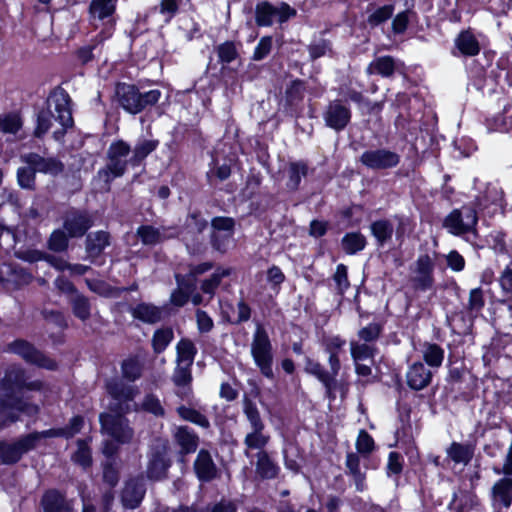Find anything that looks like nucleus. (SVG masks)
<instances>
[{
	"label": "nucleus",
	"mask_w": 512,
	"mask_h": 512,
	"mask_svg": "<svg viewBox=\"0 0 512 512\" xmlns=\"http://www.w3.org/2000/svg\"><path fill=\"white\" fill-rule=\"evenodd\" d=\"M162 96L159 89H151L147 92H138L137 101L135 105V115L144 111L147 107L156 105Z\"/></svg>",
	"instance_id": "69168bd1"
},
{
	"label": "nucleus",
	"mask_w": 512,
	"mask_h": 512,
	"mask_svg": "<svg viewBox=\"0 0 512 512\" xmlns=\"http://www.w3.org/2000/svg\"><path fill=\"white\" fill-rule=\"evenodd\" d=\"M395 71L396 62L390 55L376 57L366 68L367 75H379L383 78H391Z\"/></svg>",
	"instance_id": "c9c22d12"
},
{
	"label": "nucleus",
	"mask_w": 512,
	"mask_h": 512,
	"mask_svg": "<svg viewBox=\"0 0 512 512\" xmlns=\"http://www.w3.org/2000/svg\"><path fill=\"white\" fill-rule=\"evenodd\" d=\"M255 474L262 481L274 480L279 477L281 468L268 451L256 453Z\"/></svg>",
	"instance_id": "bb28decb"
},
{
	"label": "nucleus",
	"mask_w": 512,
	"mask_h": 512,
	"mask_svg": "<svg viewBox=\"0 0 512 512\" xmlns=\"http://www.w3.org/2000/svg\"><path fill=\"white\" fill-rule=\"evenodd\" d=\"M265 429H256L248 433L244 438V445L248 449L266 451L265 447L270 441V436L264 434Z\"/></svg>",
	"instance_id": "680f3d73"
},
{
	"label": "nucleus",
	"mask_w": 512,
	"mask_h": 512,
	"mask_svg": "<svg viewBox=\"0 0 512 512\" xmlns=\"http://www.w3.org/2000/svg\"><path fill=\"white\" fill-rule=\"evenodd\" d=\"M485 506L472 489L459 488L447 505V512H484Z\"/></svg>",
	"instance_id": "f3484780"
},
{
	"label": "nucleus",
	"mask_w": 512,
	"mask_h": 512,
	"mask_svg": "<svg viewBox=\"0 0 512 512\" xmlns=\"http://www.w3.org/2000/svg\"><path fill=\"white\" fill-rule=\"evenodd\" d=\"M50 101L54 103L56 116L53 115L49 108L41 109L37 113L36 127L33 135L36 138H42L51 128V119L54 117L55 120L63 127L62 131L54 132V137L58 140L60 136L64 135L68 128H71L74 125L71 108L72 100L65 89L58 87L49 94L47 102L49 103Z\"/></svg>",
	"instance_id": "f257e3e1"
},
{
	"label": "nucleus",
	"mask_w": 512,
	"mask_h": 512,
	"mask_svg": "<svg viewBox=\"0 0 512 512\" xmlns=\"http://www.w3.org/2000/svg\"><path fill=\"white\" fill-rule=\"evenodd\" d=\"M197 348L193 341L189 338H181L176 345V361L178 365L185 363L187 366H192Z\"/></svg>",
	"instance_id": "37998d69"
},
{
	"label": "nucleus",
	"mask_w": 512,
	"mask_h": 512,
	"mask_svg": "<svg viewBox=\"0 0 512 512\" xmlns=\"http://www.w3.org/2000/svg\"><path fill=\"white\" fill-rule=\"evenodd\" d=\"M231 274L230 269L218 267L214 273L207 279L201 282L200 289L204 294H208L210 299L214 297L217 289L219 288L222 279Z\"/></svg>",
	"instance_id": "49530a36"
},
{
	"label": "nucleus",
	"mask_w": 512,
	"mask_h": 512,
	"mask_svg": "<svg viewBox=\"0 0 512 512\" xmlns=\"http://www.w3.org/2000/svg\"><path fill=\"white\" fill-rule=\"evenodd\" d=\"M296 15V9L287 2H280L279 6H274L269 1H261L255 7V22L259 27H271L274 20L283 24Z\"/></svg>",
	"instance_id": "0eeeda50"
},
{
	"label": "nucleus",
	"mask_w": 512,
	"mask_h": 512,
	"mask_svg": "<svg viewBox=\"0 0 512 512\" xmlns=\"http://www.w3.org/2000/svg\"><path fill=\"white\" fill-rule=\"evenodd\" d=\"M194 473L197 479L202 483H208L216 479L219 470L215 464L212 455L207 449H200L193 463Z\"/></svg>",
	"instance_id": "5701e85b"
},
{
	"label": "nucleus",
	"mask_w": 512,
	"mask_h": 512,
	"mask_svg": "<svg viewBox=\"0 0 512 512\" xmlns=\"http://www.w3.org/2000/svg\"><path fill=\"white\" fill-rule=\"evenodd\" d=\"M71 460L82 467L84 470L90 468L93 464L92 451L87 439L77 440V449L72 454Z\"/></svg>",
	"instance_id": "09e8293b"
},
{
	"label": "nucleus",
	"mask_w": 512,
	"mask_h": 512,
	"mask_svg": "<svg viewBox=\"0 0 512 512\" xmlns=\"http://www.w3.org/2000/svg\"><path fill=\"white\" fill-rule=\"evenodd\" d=\"M19 421V416L14 414L11 397H0V431Z\"/></svg>",
	"instance_id": "0e129e2a"
},
{
	"label": "nucleus",
	"mask_w": 512,
	"mask_h": 512,
	"mask_svg": "<svg viewBox=\"0 0 512 512\" xmlns=\"http://www.w3.org/2000/svg\"><path fill=\"white\" fill-rule=\"evenodd\" d=\"M23 126V120L18 112H8L0 116V131L4 134H16Z\"/></svg>",
	"instance_id": "4d7b16f0"
},
{
	"label": "nucleus",
	"mask_w": 512,
	"mask_h": 512,
	"mask_svg": "<svg viewBox=\"0 0 512 512\" xmlns=\"http://www.w3.org/2000/svg\"><path fill=\"white\" fill-rule=\"evenodd\" d=\"M489 127L499 132H512V107H505L502 113L493 117Z\"/></svg>",
	"instance_id": "338daca9"
},
{
	"label": "nucleus",
	"mask_w": 512,
	"mask_h": 512,
	"mask_svg": "<svg viewBox=\"0 0 512 512\" xmlns=\"http://www.w3.org/2000/svg\"><path fill=\"white\" fill-rule=\"evenodd\" d=\"M121 373L123 379L128 382H135L142 376V365L137 357H129L121 363Z\"/></svg>",
	"instance_id": "bf43d9fd"
},
{
	"label": "nucleus",
	"mask_w": 512,
	"mask_h": 512,
	"mask_svg": "<svg viewBox=\"0 0 512 512\" xmlns=\"http://www.w3.org/2000/svg\"><path fill=\"white\" fill-rule=\"evenodd\" d=\"M496 53L494 51H485L480 57H473L466 62L465 69L472 85L482 90L488 77V69L492 66Z\"/></svg>",
	"instance_id": "4468645a"
},
{
	"label": "nucleus",
	"mask_w": 512,
	"mask_h": 512,
	"mask_svg": "<svg viewBox=\"0 0 512 512\" xmlns=\"http://www.w3.org/2000/svg\"><path fill=\"white\" fill-rule=\"evenodd\" d=\"M308 171L309 168L305 161L290 162L288 166V181L286 183L287 188L290 191H297L300 187L302 177H306Z\"/></svg>",
	"instance_id": "58836bf2"
},
{
	"label": "nucleus",
	"mask_w": 512,
	"mask_h": 512,
	"mask_svg": "<svg viewBox=\"0 0 512 512\" xmlns=\"http://www.w3.org/2000/svg\"><path fill=\"white\" fill-rule=\"evenodd\" d=\"M494 16H504L512 9V0H474Z\"/></svg>",
	"instance_id": "6e6d98bb"
},
{
	"label": "nucleus",
	"mask_w": 512,
	"mask_h": 512,
	"mask_svg": "<svg viewBox=\"0 0 512 512\" xmlns=\"http://www.w3.org/2000/svg\"><path fill=\"white\" fill-rule=\"evenodd\" d=\"M146 495V486L141 477H134L126 481L121 494L122 505L130 510L137 509Z\"/></svg>",
	"instance_id": "b1692460"
},
{
	"label": "nucleus",
	"mask_w": 512,
	"mask_h": 512,
	"mask_svg": "<svg viewBox=\"0 0 512 512\" xmlns=\"http://www.w3.org/2000/svg\"><path fill=\"white\" fill-rule=\"evenodd\" d=\"M102 482L109 489H114L120 482V470L115 459L102 463Z\"/></svg>",
	"instance_id": "5fc2aeb1"
},
{
	"label": "nucleus",
	"mask_w": 512,
	"mask_h": 512,
	"mask_svg": "<svg viewBox=\"0 0 512 512\" xmlns=\"http://www.w3.org/2000/svg\"><path fill=\"white\" fill-rule=\"evenodd\" d=\"M71 236L62 228H57L50 234L47 247L50 251L61 253L67 251Z\"/></svg>",
	"instance_id": "864d4df0"
},
{
	"label": "nucleus",
	"mask_w": 512,
	"mask_h": 512,
	"mask_svg": "<svg viewBox=\"0 0 512 512\" xmlns=\"http://www.w3.org/2000/svg\"><path fill=\"white\" fill-rule=\"evenodd\" d=\"M174 440L179 446L178 454L182 457L195 453L200 441L198 434L187 425L177 428Z\"/></svg>",
	"instance_id": "cd10ccee"
},
{
	"label": "nucleus",
	"mask_w": 512,
	"mask_h": 512,
	"mask_svg": "<svg viewBox=\"0 0 512 512\" xmlns=\"http://www.w3.org/2000/svg\"><path fill=\"white\" fill-rule=\"evenodd\" d=\"M322 118L327 128L340 133L344 131L352 120L350 106L341 99H334L328 102L322 112Z\"/></svg>",
	"instance_id": "9d476101"
},
{
	"label": "nucleus",
	"mask_w": 512,
	"mask_h": 512,
	"mask_svg": "<svg viewBox=\"0 0 512 512\" xmlns=\"http://www.w3.org/2000/svg\"><path fill=\"white\" fill-rule=\"evenodd\" d=\"M237 505L232 500L221 499L213 504H208L204 508H196L194 505L180 504L173 508L171 512H237Z\"/></svg>",
	"instance_id": "e433bc0d"
},
{
	"label": "nucleus",
	"mask_w": 512,
	"mask_h": 512,
	"mask_svg": "<svg viewBox=\"0 0 512 512\" xmlns=\"http://www.w3.org/2000/svg\"><path fill=\"white\" fill-rule=\"evenodd\" d=\"M360 163L367 169L383 171L396 168L401 162V156L386 148L365 150L360 158Z\"/></svg>",
	"instance_id": "9b49d317"
},
{
	"label": "nucleus",
	"mask_w": 512,
	"mask_h": 512,
	"mask_svg": "<svg viewBox=\"0 0 512 512\" xmlns=\"http://www.w3.org/2000/svg\"><path fill=\"white\" fill-rule=\"evenodd\" d=\"M73 315L85 322L91 317V303L87 296L77 293L69 299Z\"/></svg>",
	"instance_id": "c03bdc74"
},
{
	"label": "nucleus",
	"mask_w": 512,
	"mask_h": 512,
	"mask_svg": "<svg viewBox=\"0 0 512 512\" xmlns=\"http://www.w3.org/2000/svg\"><path fill=\"white\" fill-rule=\"evenodd\" d=\"M435 263L429 254H421L415 262L416 276L412 278V286L416 291L426 292L433 288Z\"/></svg>",
	"instance_id": "a211bd4d"
},
{
	"label": "nucleus",
	"mask_w": 512,
	"mask_h": 512,
	"mask_svg": "<svg viewBox=\"0 0 512 512\" xmlns=\"http://www.w3.org/2000/svg\"><path fill=\"white\" fill-rule=\"evenodd\" d=\"M442 226L454 236L470 233V227L465 225L464 216L460 209H453L443 220Z\"/></svg>",
	"instance_id": "4c0bfd02"
},
{
	"label": "nucleus",
	"mask_w": 512,
	"mask_h": 512,
	"mask_svg": "<svg viewBox=\"0 0 512 512\" xmlns=\"http://www.w3.org/2000/svg\"><path fill=\"white\" fill-rule=\"evenodd\" d=\"M168 450L169 447L167 443L151 448L146 466V477L150 481H163L168 477L169 469L172 466V461L168 456Z\"/></svg>",
	"instance_id": "1a4fd4ad"
},
{
	"label": "nucleus",
	"mask_w": 512,
	"mask_h": 512,
	"mask_svg": "<svg viewBox=\"0 0 512 512\" xmlns=\"http://www.w3.org/2000/svg\"><path fill=\"white\" fill-rule=\"evenodd\" d=\"M447 368L448 371L445 376L446 392L453 393L454 398L457 400L466 402L472 400L475 395L476 384L465 363L449 354Z\"/></svg>",
	"instance_id": "7ed1b4c3"
},
{
	"label": "nucleus",
	"mask_w": 512,
	"mask_h": 512,
	"mask_svg": "<svg viewBox=\"0 0 512 512\" xmlns=\"http://www.w3.org/2000/svg\"><path fill=\"white\" fill-rule=\"evenodd\" d=\"M159 144L158 139L139 138L134 147H131V157L135 168L144 165L147 157L158 149Z\"/></svg>",
	"instance_id": "473e14b6"
},
{
	"label": "nucleus",
	"mask_w": 512,
	"mask_h": 512,
	"mask_svg": "<svg viewBox=\"0 0 512 512\" xmlns=\"http://www.w3.org/2000/svg\"><path fill=\"white\" fill-rule=\"evenodd\" d=\"M62 227L72 239L86 236L94 226V217L84 208L69 207L62 216Z\"/></svg>",
	"instance_id": "6e6552de"
},
{
	"label": "nucleus",
	"mask_w": 512,
	"mask_h": 512,
	"mask_svg": "<svg viewBox=\"0 0 512 512\" xmlns=\"http://www.w3.org/2000/svg\"><path fill=\"white\" fill-rule=\"evenodd\" d=\"M424 364L431 368H439L445 359V350L437 343L426 342L423 345Z\"/></svg>",
	"instance_id": "79ce46f5"
},
{
	"label": "nucleus",
	"mask_w": 512,
	"mask_h": 512,
	"mask_svg": "<svg viewBox=\"0 0 512 512\" xmlns=\"http://www.w3.org/2000/svg\"><path fill=\"white\" fill-rule=\"evenodd\" d=\"M39 504L43 512H73L72 500L67 499L66 493L57 488L46 489Z\"/></svg>",
	"instance_id": "4be33fe9"
},
{
	"label": "nucleus",
	"mask_w": 512,
	"mask_h": 512,
	"mask_svg": "<svg viewBox=\"0 0 512 512\" xmlns=\"http://www.w3.org/2000/svg\"><path fill=\"white\" fill-rule=\"evenodd\" d=\"M110 245L111 235L108 231L98 230L86 235L85 251L92 262L99 258Z\"/></svg>",
	"instance_id": "a878e982"
},
{
	"label": "nucleus",
	"mask_w": 512,
	"mask_h": 512,
	"mask_svg": "<svg viewBox=\"0 0 512 512\" xmlns=\"http://www.w3.org/2000/svg\"><path fill=\"white\" fill-rule=\"evenodd\" d=\"M116 10V0H92L89 5V13L99 20L111 17Z\"/></svg>",
	"instance_id": "603ef678"
},
{
	"label": "nucleus",
	"mask_w": 512,
	"mask_h": 512,
	"mask_svg": "<svg viewBox=\"0 0 512 512\" xmlns=\"http://www.w3.org/2000/svg\"><path fill=\"white\" fill-rule=\"evenodd\" d=\"M106 391L110 397L117 401L115 412L128 414L131 412L129 402L133 401L139 393L136 386L127 385L121 381L113 380L106 384Z\"/></svg>",
	"instance_id": "dca6fc26"
},
{
	"label": "nucleus",
	"mask_w": 512,
	"mask_h": 512,
	"mask_svg": "<svg viewBox=\"0 0 512 512\" xmlns=\"http://www.w3.org/2000/svg\"><path fill=\"white\" fill-rule=\"evenodd\" d=\"M26 375L23 370L6 373L0 380V397H14L15 392H22Z\"/></svg>",
	"instance_id": "2f4dec72"
},
{
	"label": "nucleus",
	"mask_w": 512,
	"mask_h": 512,
	"mask_svg": "<svg viewBox=\"0 0 512 512\" xmlns=\"http://www.w3.org/2000/svg\"><path fill=\"white\" fill-rule=\"evenodd\" d=\"M133 411H143L155 417H164L166 412L158 396L154 393H147L141 404L134 403Z\"/></svg>",
	"instance_id": "ea45409f"
},
{
	"label": "nucleus",
	"mask_w": 512,
	"mask_h": 512,
	"mask_svg": "<svg viewBox=\"0 0 512 512\" xmlns=\"http://www.w3.org/2000/svg\"><path fill=\"white\" fill-rule=\"evenodd\" d=\"M367 244V238L360 230L346 232L340 240L341 250L349 256L359 254Z\"/></svg>",
	"instance_id": "72a5a7b5"
},
{
	"label": "nucleus",
	"mask_w": 512,
	"mask_h": 512,
	"mask_svg": "<svg viewBox=\"0 0 512 512\" xmlns=\"http://www.w3.org/2000/svg\"><path fill=\"white\" fill-rule=\"evenodd\" d=\"M243 413L250 423L251 429H265V423L260 415L256 403L248 397L247 394L243 397Z\"/></svg>",
	"instance_id": "de8ad7c7"
},
{
	"label": "nucleus",
	"mask_w": 512,
	"mask_h": 512,
	"mask_svg": "<svg viewBox=\"0 0 512 512\" xmlns=\"http://www.w3.org/2000/svg\"><path fill=\"white\" fill-rule=\"evenodd\" d=\"M395 6L394 4H385L376 8L372 13H370L367 17V23L371 28H375L380 26L381 24L388 21L392 18L394 14Z\"/></svg>",
	"instance_id": "052dcab7"
},
{
	"label": "nucleus",
	"mask_w": 512,
	"mask_h": 512,
	"mask_svg": "<svg viewBox=\"0 0 512 512\" xmlns=\"http://www.w3.org/2000/svg\"><path fill=\"white\" fill-rule=\"evenodd\" d=\"M502 72H505L506 83L512 87V55L510 52L502 53L496 61V70L492 69L490 72V77L495 83H499Z\"/></svg>",
	"instance_id": "a19ab883"
},
{
	"label": "nucleus",
	"mask_w": 512,
	"mask_h": 512,
	"mask_svg": "<svg viewBox=\"0 0 512 512\" xmlns=\"http://www.w3.org/2000/svg\"><path fill=\"white\" fill-rule=\"evenodd\" d=\"M21 454L15 441L11 443H0V458L4 464L13 465L22 459Z\"/></svg>",
	"instance_id": "774afa93"
},
{
	"label": "nucleus",
	"mask_w": 512,
	"mask_h": 512,
	"mask_svg": "<svg viewBox=\"0 0 512 512\" xmlns=\"http://www.w3.org/2000/svg\"><path fill=\"white\" fill-rule=\"evenodd\" d=\"M481 44L474 29H462L454 38L451 54L457 58H473L479 56Z\"/></svg>",
	"instance_id": "2eb2a0df"
},
{
	"label": "nucleus",
	"mask_w": 512,
	"mask_h": 512,
	"mask_svg": "<svg viewBox=\"0 0 512 512\" xmlns=\"http://www.w3.org/2000/svg\"><path fill=\"white\" fill-rule=\"evenodd\" d=\"M306 81L296 78L286 85L282 102L283 112L290 117L299 118L303 110Z\"/></svg>",
	"instance_id": "ddd939ff"
},
{
	"label": "nucleus",
	"mask_w": 512,
	"mask_h": 512,
	"mask_svg": "<svg viewBox=\"0 0 512 512\" xmlns=\"http://www.w3.org/2000/svg\"><path fill=\"white\" fill-rule=\"evenodd\" d=\"M484 292L481 287L470 290L468 303L465 306L466 312L471 316H477L485 307Z\"/></svg>",
	"instance_id": "e2e57ef3"
},
{
	"label": "nucleus",
	"mask_w": 512,
	"mask_h": 512,
	"mask_svg": "<svg viewBox=\"0 0 512 512\" xmlns=\"http://www.w3.org/2000/svg\"><path fill=\"white\" fill-rule=\"evenodd\" d=\"M8 351L21 357L27 364L37 366L49 371H56L58 363L37 349L34 344L25 339H15L8 344Z\"/></svg>",
	"instance_id": "423d86ee"
},
{
	"label": "nucleus",
	"mask_w": 512,
	"mask_h": 512,
	"mask_svg": "<svg viewBox=\"0 0 512 512\" xmlns=\"http://www.w3.org/2000/svg\"><path fill=\"white\" fill-rule=\"evenodd\" d=\"M125 414L101 413L99 422L102 430L111 436L118 444H128L133 438V429L125 422Z\"/></svg>",
	"instance_id": "f8f14e48"
},
{
	"label": "nucleus",
	"mask_w": 512,
	"mask_h": 512,
	"mask_svg": "<svg viewBox=\"0 0 512 512\" xmlns=\"http://www.w3.org/2000/svg\"><path fill=\"white\" fill-rule=\"evenodd\" d=\"M475 204L480 211H487L488 214H495L499 210L504 212L505 193L494 185H487L485 190L475 199Z\"/></svg>",
	"instance_id": "412c9836"
},
{
	"label": "nucleus",
	"mask_w": 512,
	"mask_h": 512,
	"mask_svg": "<svg viewBox=\"0 0 512 512\" xmlns=\"http://www.w3.org/2000/svg\"><path fill=\"white\" fill-rule=\"evenodd\" d=\"M251 356L260 373L269 380H274L273 371V345L265 326L261 322L256 323L251 342Z\"/></svg>",
	"instance_id": "39448f33"
},
{
	"label": "nucleus",
	"mask_w": 512,
	"mask_h": 512,
	"mask_svg": "<svg viewBox=\"0 0 512 512\" xmlns=\"http://www.w3.org/2000/svg\"><path fill=\"white\" fill-rule=\"evenodd\" d=\"M173 339L174 333L171 327L156 329L151 341L154 353L161 354L164 352Z\"/></svg>",
	"instance_id": "3c124183"
},
{
	"label": "nucleus",
	"mask_w": 512,
	"mask_h": 512,
	"mask_svg": "<svg viewBox=\"0 0 512 512\" xmlns=\"http://www.w3.org/2000/svg\"><path fill=\"white\" fill-rule=\"evenodd\" d=\"M139 88L134 84L118 82L115 87V94L119 105L129 114L135 115V105Z\"/></svg>",
	"instance_id": "c85d7f7f"
},
{
	"label": "nucleus",
	"mask_w": 512,
	"mask_h": 512,
	"mask_svg": "<svg viewBox=\"0 0 512 512\" xmlns=\"http://www.w3.org/2000/svg\"><path fill=\"white\" fill-rule=\"evenodd\" d=\"M378 352L374 344L359 343L357 341L350 342V354L354 362H361L367 359H374Z\"/></svg>",
	"instance_id": "8fccbe9b"
},
{
	"label": "nucleus",
	"mask_w": 512,
	"mask_h": 512,
	"mask_svg": "<svg viewBox=\"0 0 512 512\" xmlns=\"http://www.w3.org/2000/svg\"><path fill=\"white\" fill-rule=\"evenodd\" d=\"M475 446L471 443L453 441L446 449L448 459L455 464L468 465L474 457Z\"/></svg>",
	"instance_id": "f704fd0d"
},
{
	"label": "nucleus",
	"mask_w": 512,
	"mask_h": 512,
	"mask_svg": "<svg viewBox=\"0 0 512 512\" xmlns=\"http://www.w3.org/2000/svg\"><path fill=\"white\" fill-rule=\"evenodd\" d=\"M129 312L134 319L143 323L155 324L162 319V309L152 303L140 302L136 306H130Z\"/></svg>",
	"instance_id": "7c9ffc66"
},
{
	"label": "nucleus",
	"mask_w": 512,
	"mask_h": 512,
	"mask_svg": "<svg viewBox=\"0 0 512 512\" xmlns=\"http://www.w3.org/2000/svg\"><path fill=\"white\" fill-rule=\"evenodd\" d=\"M490 501L494 512H507L512 506V476L496 480L490 490Z\"/></svg>",
	"instance_id": "6ab92c4d"
},
{
	"label": "nucleus",
	"mask_w": 512,
	"mask_h": 512,
	"mask_svg": "<svg viewBox=\"0 0 512 512\" xmlns=\"http://www.w3.org/2000/svg\"><path fill=\"white\" fill-rule=\"evenodd\" d=\"M369 229L371 235L375 239V245L377 248L385 247V245L392 240L394 234V225L387 218L372 221Z\"/></svg>",
	"instance_id": "c756f323"
},
{
	"label": "nucleus",
	"mask_w": 512,
	"mask_h": 512,
	"mask_svg": "<svg viewBox=\"0 0 512 512\" xmlns=\"http://www.w3.org/2000/svg\"><path fill=\"white\" fill-rule=\"evenodd\" d=\"M131 145L123 140L112 141L106 151V164L99 169L98 176L110 185L113 180L123 177L128 168H135L131 157Z\"/></svg>",
	"instance_id": "f03ea898"
},
{
	"label": "nucleus",
	"mask_w": 512,
	"mask_h": 512,
	"mask_svg": "<svg viewBox=\"0 0 512 512\" xmlns=\"http://www.w3.org/2000/svg\"><path fill=\"white\" fill-rule=\"evenodd\" d=\"M36 174L32 165L19 167L16 172L19 187L25 190L35 191L37 188Z\"/></svg>",
	"instance_id": "13d9d810"
},
{
	"label": "nucleus",
	"mask_w": 512,
	"mask_h": 512,
	"mask_svg": "<svg viewBox=\"0 0 512 512\" xmlns=\"http://www.w3.org/2000/svg\"><path fill=\"white\" fill-rule=\"evenodd\" d=\"M176 412L181 419L191 422L203 429H209L211 426L209 419L193 407L180 405L177 407Z\"/></svg>",
	"instance_id": "a18cd8bd"
},
{
	"label": "nucleus",
	"mask_w": 512,
	"mask_h": 512,
	"mask_svg": "<svg viewBox=\"0 0 512 512\" xmlns=\"http://www.w3.org/2000/svg\"><path fill=\"white\" fill-rule=\"evenodd\" d=\"M85 426V418L81 414L74 415L70 418L64 427H53L43 431H33L20 436L15 440L22 455L34 450L41 439L61 437L64 439H72L79 434Z\"/></svg>",
	"instance_id": "20e7f679"
},
{
	"label": "nucleus",
	"mask_w": 512,
	"mask_h": 512,
	"mask_svg": "<svg viewBox=\"0 0 512 512\" xmlns=\"http://www.w3.org/2000/svg\"><path fill=\"white\" fill-rule=\"evenodd\" d=\"M22 162L32 165L36 173L58 176L65 170L64 163L57 157H44L36 152H29L21 156Z\"/></svg>",
	"instance_id": "aec40b11"
},
{
	"label": "nucleus",
	"mask_w": 512,
	"mask_h": 512,
	"mask_svg": "<svg viewBox=\"0 0 512 512\" xmlns=\"http://www.w3.org/2000/svg\"><path fill=\"white\" fill-rule=\"evenodd\" d=\"M432 378V371L420 361L410 365L406 373V383L414 391H420L428 387L432 382Z\"/></svg>",
	"instance_id": "393cba45"
}]
</instances>
